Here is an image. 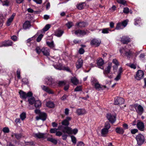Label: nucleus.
Returning a JSON list of instances; mask_svg holds the SVG:
<instances>
[{
	"label": "nucleus",
	"mask_w": 146,
	"mask_h": 146,
	"mask_svg": "<svg viewBox=\"0 0 146 146\" xmlns=\"http://www.w3.org/2000/svg\"><path fill=\"white\" fill-rule=\"evenodd\" d=\"M111 66L112 64L111 63H108V66L105 68V71L104 72V74H108L110 73Z\"/></svg>",
	"instance_id": "17"
},
{
	"label": "nucleus",
	"mask_w": 146,
	"mask_h": 146,
	"mask_svg": "<svg viewBox=\"0 0 146 146\" xmlns=\"http://www.w3.org/2000/svg\"><path fill=\"white\" fill-rule=\"evenodd\" d=\"M64 32L62 30H58L55 33V35L58 37H60L62 35Z\"/></svg>",
	"instance_id": "37"
},
{
	"label": "nucleus",
	"mask_w": 146,
	"mask_h": 146,
	"mask_svg": "<svg viewBox=\"0 0 146 146\" xmlns=\"http://www.w3.org/2000/svg\"><path fill=\"white\" fill-rule=\"evenodd\" d=\"M58 129L62 131V132L66 133L68 134H76L78 132V130L77 129H72L68 127H64L62 125H60L58 127Z\"/></svg>",
	"instance_id": "1"
},
{
	"label": "nucleus",
	"mask_w": 146,
	"mask_h": 146,
	"mask_svg": "<svg viewBox=\"0 0 146 146\" xmlns=\"http://www.w3.org/2000/svg\"><path fill=\"white\" fill-rule=\"evenodd\" d=\"M47 140L48 141H50L52 143L56 144L57 143V141L56 140L54 139H53L52 137H48L47 139Z\"/></svg>",
	"instance_id": "36"
},
{
	"label": "nucleus",
	"mask_w": 146,
	"mask_h": 146,
	"mask_svg": "<svg viewBox=\"0 0 146 146\" xmlns=\"http://www.w3.org/2000/svg\"><path fill=\"white\" fill-rule=\"evenodd\" d=\"M44 134L38 133H34L33 134V136L34 137L37 138H44Z\"/></svg>",
	"instance_id": "21"
},
{
	"label": "nucleus",
	"mask_w": 146,
	"mask_h": 146,
	"mask_svg": "<svg viewBox=\"0 0 146 146\" xmlns=\"http://www.w3.org/2000/svg\"><path fill=\"white\" fill-rule=\"evenodd\" d=\"M46 105L47 107L50 108H52L54 107V103L50 101H49L46 102Z\"/></svg>",
	"instance_id": "33"
},
{
	"label": "nucleus",
	"mask_w": 146,
	"mask_h": 146,
	"mask_svg": "<svg viewBox=\"0 0 146 146\" xmlns=\"http://www.w3.org/2000/svg\"><path fill=\"white\" fill-rule=\"evenodd\" d=\"M14 136L17 139H19L22 137V135L21 134L14 133L12 135V137H13Z\"/></svg>",
	"instance_id": "35"
},
{
	"label": "nucleus",
	"mask_w": 146,
	"mask_h": 146,
	"mask_svg": "<svg viewBox=\"0 0 146 146\" xmlns=\"http://www.w3.org/2000/svg\"><path fill=\"white\" fill-rule=\"evenodd\" d=\"M66 25L68 28L70 29L73 25V24L72 22H68Z\"/></svg>",
	"instance_id": "46"
},
{
	"label": "nucleus",
	"mask_w": 146,
	"mask_h": 146,
	"mask_svg": "<svg viewBox=\"0 0 146 146\" xmlns=\"http://www.w3.org/2000/svg\"><path fill=\"white\" fill-rule=\"evenodd\" d=\"M97 65L99 66H102L104 64V61L102 58L98 60L97 61Z\"/></svg>",
	"instance_id": "32"
},
{
	"label": "nucleus",
	"mask_w": 146,
	"mask_h": 146,
	"mask_svg": "<svg viewBox=\"0 0 146 146\" xmlns=\"http://www.w3.org/2000/svg\"><path fill=\"white\" fill-rule=\"evenodd\" d=\"M51 25L50 24H47L42 29L43 31L44 32L47 31L50 27Z\"/></svg>",
	"instance_id": "40"
},
{
	"label": "nucleus",
	"mask_w": 146,
	"mask_h": 146,
	"mask_svg": "<svg viewBox=\"0 0 146 146\" xmlns=\"http://www.w3.org/2000/svg\"><path fill=\"white\" fill-rule=\"evenodd\" d=\"M5 16H4L2 14H0V27H1L3 24Z\"/></svg>",
	"instance_id": "30"
},
{
	"label": "nucleus",
	"mask_w": 146,
	"mask_h": 146,
	"mask_svg": "<svg viewBox=\"0 0 146 146\" xmlns=\"http://www.w3.org/2000/svg\"><path fill=\"white\" fill-rule=\"evenodd\" d=\"M123 12L127 14L129 12V9L127 7H125L124 8Z\"/></svg>",
	"instance_id": "57"
},
{
	"label": "nucleus",
	"mask_w": 146,
	"mask_h": 146,
	"mask_svg": "<svg viewBox=\"0 0 146 146\" xmlns=\"http://www.w3.org/2000/svg\"><path fill=\"white\" fill-rule=\"evenodd\" d=\"M92 80V84L94 86L96 90H100L106 88V86H105L101 85L96 79L93 78Z\"/></svg>",
	"instance_id": "2"
},
{
	"label": "nucleus",
	"mask_w": 146,
	"mask_h": 146,
	"mask_svg": "<svg viewBox=\"0 0 146 146\" xmlns=\"http://www.w3.org/2000/svg\"><path fill=\"white\" fill-rule=\"evenodd\" d=\"M66 84V81H60L58 82V84L59 86H62Z\"/></svg>",
	"instance_id": "48"
},
{
	"label": "nucleus",
	"mask_w": 146,
	"mask_h": 146,
	"mask_svg": "<svg viewBox=\"0 0 146 146\" xmlns=\"http://www.w3.org/2000/svg\"><path fill=\"white\" fill-rule=\"evenodd\" d=\"M101 42L100 40L94 39L92 40L91 44L92 45H94L96 46H99Z\"/></svg>",
	"instance_id": "13"
},
{
	"label": "nucleus",
	"mask_w": 146,
	"mask_h": 146,
	"mask_svg": "<svg viewBox=\"0 0 146 146\" xmlns=\"http://www.w3.org/2000/svg\"><path fill=\"white\" fill-rule=\"evenodd\" d=\"M88 23L84 22H80L77 23L76 24V26L78 28H82L85 27L88 25Z\"/></svg>",
	"instance_id": "12"
},
{
	"label": "nucleus",
	"mask_w": 146,
	"mask_h": 146,
	"mask_svg": "<svg viewBox=\"0 0 146 146\" xmlns=\"http://www.w3.org/2000/svg\"><path fill=\"white\" fill-rule=\"evenodd\" d=\"M125 54L128 58H130L132 54L130 50H129L127 52L125 51Z\"/></svg>",
	"instance_id": "44"
},
{
	"label": "nucleus",
	"mask_w": 146,
	"mask_h": 146,
	"mask_svg": "<svg viewBox=\"0 0 146 146\" xmlns=\"http://www.w3.org/2000/svg\"><path fill=\"white\" fill-rule=\"evenodd\" d=\"M20 97L23 99H25L27 97H31L32 96V94L31 92H29L27 94L22 90L19 92Z\"/></svg>",
	"instance_id": "5"
},
{
	"label": "nucleus",
	"mask_w": 146,
	"mask_h": 146,
	"mask_svg": "<svg viewBox=\"0 0 146 146\" xmlns=\"http://www.w3.org/2000/svg\"><path fill=\"white\" fill-rule=\"evenodd\" d=\"M49 50L46 48H43L42 49V52L44 55L49 56L50 54Z\"/></svg>",
	"instance_id": "24"
},
{
	"label": "nucleus",
	"mask_w": 146,
	"mask_h": 146,
	"mask_svg": "<svg viewBox=\"0 0 146 146\" xmlns=\"http://www.w3.org/2000/svg\"><path fill=\"white\" fill-rule=\"evenodd\" d=\"M71 138L73 143L74 145H75L76 142V138L74 136H71Z\"/></svg>",
	"instance_id": "43"
},
{
	"label": "nucleus",
	"mask_w": 146,
	"mask_h": 146,
	"mask_svg": "<svg viewBox=\"0 0 146 146\" xmlns=\"http://www.w3.org/2000/svg\"><path fill=\"white\" fill-rule=\"evenodd\" d=\"M144 73L143 71L141 70H138L136 72L135 76V79L137 80H140L143 77Z\"/></svg>",
	"instance_id": "7"
},
{
	"label": "nucleus",
	"mask_w": 146,
	"mask_h": 146,
	"mask_svg": "<svg viewBox=\"0 0 146 146\" xmlns=\"http://www.w3.org/2000/svg\"><path fill=\"white\" fill-rule=\"evenodd\" d=\"M20 117L22 120L23 121L26 118V113L23 112L20 115Z\"/></svg>",
	"instance_id": "39"
},
{
	"label": "nucleus",
	"mask_w": 146,
	"mask_h": 146,
	"mask_svg": "<svg viewBox=\"0 0 146 146\" xmlns=\"http://www.w3.org/2000/svg\"><path fill=\"white\" fill-rule=\"evenodd\" d=\"M71 82L75 85H77L79 83L78 80L75 77H72L71 79Z\"/></svg>",
	"instance_id": "26"
},
{
	"label": "nucleus",
	"mask_w": 146,
	"mask_h": 146,
	"mask_svg": "<svg viewBox=\"0 0 146 146\" xmlns=\"http://www.w3.org/2000/svg\"><path fill=\"white\" fill-rule=\"evenodd\" d=\"M110 127V125L109 122H106L105 123V127L104 128H106V129H108V130Z\"/></svg>",
	"instance_id": "47"
},
{
	"label": "nucleus",
	"mask_w": 146,
	"mask_h": 146,
	"mask_svg": "<svg viewBox=\"0 0 146 146\" xmlns=\"http://www.w3.org/2000/svg\"><path fill=\"white\" fill-rule=\"evenodd\" d=\"M58 130V129L56 128H54V129H51L50 130V132L51 133H55L56 132L57 130ZM58 130H59L58 129Z\"/></svg>",
	"instance_id": "54"
},
{
	"label": "nucleus",
	"mask_w": 146,
	"mask_h": 146,
	"mask_svg": "<svg viewBox=\"0 0 146 146\" xmlns=\"http://www.w3.org/2000/svg\"><path fill=\"white\" fill-rule=\"evenodd\" d=\"M76 146H84V144L82 142L80 141L77 143Z\"/></svg>",
	"instance_id": "64"
},
{
	"label": "nucleus",
	"mask_w": 146,
	"mask_h": 146,
	"mask_svg": "<svg viewBox=\"0 0 146 146\" xmlns=\"http://www.w3.org/2000/svg\"><path fill=\"white\" fill-rule=\"evenodd\" d=\"M138 131L137 129H131V133L132 134H135Z\"/></svg>",
	"instance_id": "56"
},
{
	"label": "nucleus",
	"mask_w": 146,
	"mask_h": 146,
	"mask_svg": "<svg viewBox=\"0 0 146 146\" xmlns=\"http://www.w3.org/2000/svg\"><path fill=\"white\" fill-rule=\"evenodd\" d=\"M117 1L118 3L124 5H127L126 1L124 0H117Z\"/></svg>",
	"instance_id": "41"
},
{
	"label": "nucleus",
	"mask_w": 146,
	"mask_h": 146,
	"mask_svg": "<svg viewBox=\"0 0 146 146\" xmlns=\"http://www.w3.org/2000/svg\"><path fill=\"white\" fill-rule=\"evenodd\" d=\"M62 135V132L60 131H56V136H60Z\"/></svg>",
	"instance_id": "63"
},
{
	"label": "nucleus",
	"mask_w": 146,
	"mask_h": 146,
	"mask_svg": "<svg viewBox=\"0 0 146 146\" xmlns=\"http://www.w3.org/2000/svg\"><path fill=\"white\" fill-rule=\"evenodd\" d=\"M108 130L106 128H103L102 129L101 131V134L102 136H105L106 135L108 134Z\"/></svg>",
	"instance_id": "29"
},
{
	"label": "nucleus",
	"mask_w": 146,
	"mask_h": 146,
	"mask_svg": "<svg viewBox=\"0 0 146 146\" xmlns=\"http://www.w3.org/2000/svg\"><path fill=\"white\" fill-rule=\"evenodd\" d=\"M34 104L36 108H39L41 106V103L39 100L35 101Z\"/></svg>",
	"instance_id": "34"
},
{
	"label": "nucleus",
	"mask_w": 146,
	"mask_h": 146,
	"mask_svg": "<svg viewBox=\"0 0 146 146\" xmlns=\"http://www.w3.org/2000/svg\"><path fill=\"white\" fill-rule=\"evenodd\" d=\"M39 117L42 120L44 121L46 120V114L44 113H41L39 114Z\"/></svg>",
	"instance_id": "28"
},
{
	"label": "nucleus",
	"mask_w": 146,
	"mask_h": 146,
	"mask_svg": "<svg viewBox=\"0 0 146 146\" xmlns=\"http://www.w3.org/2000/svg\"><path fill=\"white\" fill-rule=\"evenodd\" d=\"M28 101L29 104L31 105H33V104H34L35 101L34 97L29 98Z\"/></svg>",
	"instance_id": "38"
},
{
	"label": "nucleus",
	"mask_w": 146,
	"mask_h": 146,
	"mask_svg": "<svg viewBox=\"0 0 146 146\" xmlns=\"http://www.w3.org/2000/svg\"><path fill=\"white\" fill-rule=\"evenodd\" d=\"M83 64V60L82 59H79L76 63V66L78 69L80 68L82 66Z\"/></svg>",
	"instance_id": "16"
},
{
	"label": "nucleus",
	"mask_w": 146,
	"mask_h": 146,
	"mask_svg": "<svg viewBox=\"0 0 146 146\" xmlns=\"http://www.w3.org/2000/svg\"><path fill=\"white\" fill-rule=\"evenodd\" d=\"M71 119V118L70 117H67L66 119L63 121L62 122V125L66 126V127H68V126L69 124V121Z\"/></svg>",
	"instance_id": "10"
},
{
	"label": "nucleus",
	"mask_w": 146,
	"mask_h": 146,
	"mask_svg": "<svg viewBox=\"0 0 146 146\" xmlns=\"http://www.w3.org/2000/svg\"><path fill=\"white\" fill-rule=\"evenodd\" d=\"M17 78L20 79L21 77L20 76V70L19 69H18L17 71Z\"/></svg>",
	"instance_id": "55"
},
{
	"label": "nucleus",
	"mask_w": 146,
	"mask_h": 146,
	"mask_svg": "<svg viewBox=\"0 0 146 146\" xmlns=\"http://www.w3.org/2000/svg\"><path fill=\"white\" fill-rule=\"evenodd\" d=\"M41 87L43 90L49 94H54V92L48 87L45 86H42Z\"/></svg>",
	"instance_id": "14"
},
{
	"label": "nucleus",
	"mask_w": 146,
	"mask_h": 146,
	"mask_svg": "<svg viewBox=\"0 0 146 146\" xmlns=\"http://www.w3.org/2000/svg\"><path fill=\"white\" fill-rule=\"evenodd\" d=\"M107 117L109 121L111 123H114L116 120V116L110 114H107Z\"/></svg>",
	"instance_id": "8"
},
{
	"label": "nucleus",
	"mask_w": 146,
	"mask_h": 146,
	"mask_svg": "<svg viewBox=\"0 0 146 146\" xmlns=\"http://www.w3.org/2000/svg\"><path fill=\"white\" fill-rule=\"evenodd\" d=\"M136 110V112L139 114H141L143 111L144 109L143 107L140 105L135 104L133 105Z\"/></svg>",
	"instance_id": "6"
},
{
	"label": "nucleus",
	"mask_w": 146,
	"mask_h": 146,
	"mask_svg": "<svg viewBox=\"0 0 146 146\" xmlns=\"http://www.w3.org/2000/svg\"><path fill=\"white\" fill-rule=\"evenodd\" d=\"M68 96L66 94H64L61 98V100L62 101H64L66 99V98L68 97Z\"/></svg>",
	"instance_id": "60"
},
{
	"label": "nucleus",
	"mask_w": 146,
	"mask_h": 146,
	"mask_svg": "<svg viewBox=\"0 0 146 146\" xmlns=\"http://www.w3.org/2000/svg\"><path fill=\"white\" fill-rule=\"evenodd\" d=\"M86 5V4L84 2L80 3L77 5V8L81 10L84 8Z\"/></svg>",
	"instance_id": "25"
},
{
	"label": "nucleus",
	"mask_w": 146,
	"mask_h": 146,
	"mask_svg": "<svg viewBox=\"0 0 146 146\" xmlns=\"http://www.w3.org/2000/svg\"><path fill=\"white\" fill-rule=\"evenodd\" d=\"M76 113L78 115H80L86 114V112L84 109H78L77 110Z\"/></svg>",
	"instance_id": "19"
},
{
	"label": "nucleus",
	"mask_w": 146,
	"mask_h": 146,
	"mask_svg": "<svg viewBox=\"0 0 146 146\" xmlns=\"http://www.w3.org/2000/svg\"><path fill=\"white\" fill-rule=\"evenodd\" d=\"M121 41L124 44H127L130 41V38L127 36H123L121 39Z\"/></svg>",
	"instance_id": "15"
},
{
	"label": "nucleus",
	"mask_w": 146,
	"mask_h": 146,
	"mask_svg": "<svg viewBox=\"0 0 146 146\" xmlns=\"http://www.w3.org/2000/svg\"><path fill=\"white\" fill-rule=\"evenodd\" d=\"M82 90V87L81 86H77L74 89V91L76 92L80 91Z\"/></svg>",
	"instance_id": "50"
},
{
	"label": "nucleus",
	"mask_w": 146,
	"mask_h": 146,
	"mask_svg": "<svg viewBox=\"0 0 146 146\" xmlns=\"http://www.w3.org/2000/svg\"><path fill=\"white\" fill-rule=\"evenodd\" d=\"M112 62L117 66L119 65V63L117 60L115 59H113V60Z\"/></svg>",
	"instance_id": "58"
},
{
	"label": "nucleus",
	"mask_w": 146,
	"mask_h": 146,
	"mask_svg": "<svg viewBox=\"0 0 146 146\" xmlns=\"http://www.w3.org/2000/svg\"><path fill=\"white\" fill-rule=\"evenodd\" d=\"M31 26L30 22L28 21H25L23 25V28L25 29H29Z\"/></svg>",
	"instance_id": "23"
},
{
	"label": "nucleus",
	"mask_w": 146,
	"mask_h": 146,
	"mask_svg": "<svg viewBox=\"0 0 146 146\" xmlns=\"http://www.w3.org/2000/svg\"><path fill=\"white\" fill-rule=\"evenodd\" d=\"M46 84L48 85L51 86L54 83L53 79L50 77H48L46 79Z\"/></svg>",
	"instance_id": "22"
},
{
	"label": "nucleus",
	"mask_w": 146,
	"mask_h": 146,
	"mask_svg": "<svg viewBox=\"0 0 146 146\" xmlns=\"http://www.w3.org/2000/svg\"><path fill=\"white\" fill-rule=\"evenodd\" d=\"M137 127L138 129L141 131H143L144 129V125L142 122L139 121L138 122L137 124Z\"/></svg>",
	"instance_id": "11"
},
{
	"label": "nucleus",
	"mask_w": 146,
	"mask_h": 146,
	"mask_svg": "<svg viewBox=\"0 0 146 146\" xmlns=\"http://www.w3.org/2000/svg\"><path fill=\"white\" fill-rule=\"evenodd\" d=\"M35 50L36 52L38 54H40L41 52H42V49H40V48L38 46L36 47Z\"/></svg>",
	"instance_id": "52"
},
{
	"label": "nucleus",
	"mask_w": 146,
	"mask_h": 146,
	"mask_svg": "<svg viewBox=\"0 0 146 146\" xmlns=\"http://www.w3.org/2000/svg\"><path fill=\"white\" fill-rule=\"evenodd\" d=\"M15 15V13H13L11 16L8 19L6 23L7 26H9L11 25Z\"/></svg>",
	"instance_id": "20"
},
{
	"label": "nucleus",
	"mask_w": 146,
	"mask_h": 146,
	"mask_svg": "<svg viewBox=\"0 0 146 146\" xmlns=\"http://www.w3.org/2000/svg\"><path fill=\"white\" fill-rule=\"evenodd\" d=\"M110 31H111V30L109 28H106L102 29V33L104 34L108 33Z\"/></svg>",
	"instance_id": "42"
},
{
	"label": "nucleus",
	"mask_w": 146,
	"mask_h": 146,
	"mask_svg": "<svg viewBox=\"0 0 146 146\" xmlns=\"http://www.w3.org/2000/svg\"><path fill=\"white\" fill-rule=\"evenodd\" d=\"M22 82L24 84H27L28 82V80L27 78H25L22 80Z\"/></svg>",
	"instance_id": "59"
},
{
	"label": "nucleus",
	"mask_w": 146,
	"mask_h": 146,
	"mask_svg": "<svg viewBox=\"0 0 146 146\" xmlns=\"http://www.w3.org/2000/svg\"><path fill=\"white\" fill-rule=\"evenodd\" d=\"M74 33L76 35H85L86 33L84 30H77L75 31Z\"/></svg>",
	"instance_id": "18"
},
{
	"label": "nucleus",
	"mask_w": 146,
	"mask_h": 146,
	"mask_svg": "<svg viewBox=\"0 0 146 146\" xmlns=\"http://www.w3.org/2000/svg\"><path fill=\"white\" fill-rule=\"evenodd\" d=\"M121 75L118 74L116 77L115 78V80L116 81L119 80L121 78Z\"/></svg>",
	"instance_id": "62"
},
{
	"label": "nucleus",
	"mask_w": 146,
	"mask_h": 146,
	"mask_svg": "<svg viewBox=\"0 0 146 146\" xmlns=\"http://www.w3.org/2000/svg\"><path fill=\"white\" fill-rule=\"evenodd\" d=\"M46 44L50 47L52 48L54 47V43L53 41L51 42H47Z\"/></svg>",
	"instance_id": "49"
},
{
	"label": "nucleus",
	"mask_w": 146,
	"mask_h": 146,
	"mask_svg": "<svg viewBox=\"0 0 146 146\" xmlns=\"http://www.w3.org/2000/svg\"><path fill=\"white\" fill-rule=\"evenodd\" d=\"M141 19L140 18H138L135 20V25H137L139 23L140 21H141Z\"/></svg>",
	"instance_id": "61"
},
{
	"label": "nucleus",
	"mask_w": 146,
	"mask_h": 146,
	"mask_svg": "<svg viewBox=\"0 0 146 146\" xmlns=\"http://www.w3.org/2000/svg\"><path fill=\"white\" fill-rule=\"evenodd\" d=\"M43 36V35L42 34L40 35L36 39V41L37 42H39L41 40Z\"/></svg>",
	"instance_id": "53"
},
{
	"label": "nucleus",
	"mask_w": 146,
	"mask_h": 146,
	"mask_svg": "<svg viewBox=\"0 0 146 146\" xmlns=\"http://www.w3.org/2000/svg\"><path fill=\"white\" fill-rule=\"evenodd\" d=\"M124 102V100L123 98L117 97L115 98L114 104L116 105L121 104L123 103Z\"/></svg>",
	"instance_id": "9"
},
{
	"label": "nucleus",
	"mask_w": 146,
	"mask_h": 146,
	"mask_svg": "<svg viewBox=\"0 0 146 146\" xmlns=\"http://www.w3.org/2000/svg\"><path fill=\"white\" fill-rule=\"evenodd\" d=\"M12 44V41L11 40H8L3 42L2 44V46H11Z\"/></svg>",
	"instance_id": "27"
},
{
	"label": "nucleus",
	"mask_w": 146,
	"mask_h": 146,
	"mask_svg": "<svg viewBox=\"0 0 146 146\" xmlns=\"http://www.w3.org/2000/svg\"><path fill=\"white\" fill-rule=\"evenodd\" d=\"M3 131L4 133H8L9 132V129L7 127H4L3 129Z\"/></svg>",
	"instance_id": "51"
},
{
	"label": "nucleus",
	"mask_w": 146,
	"mask_h": 146,
	"mask_svg": "<svg viewBox=\"0 0 146 146\" xmlns=\"http://www.w3.org/2000/svg\"><path fill=\"white\" fill-rule=\"evenodd\" d=\"M115 131L117 133L119 134H123L124 132V130L121 128L117 127Z\"/></svg>",
	"instance_id": "31"
},
{
	"label": "nucleus",
	"mask_w": 146,
	"mask_h": 146,
	"mask_svg": "<svg viewBox=\"0 0 146 146\" xmlns=\"http://www.w3.org/2000/svg\"><path fill=\"white\" fill-rule=\"evenodd\" d=\"M128 22V20H126L123 21L121 23H117L115 29L117 30L123 29L126 26Z\"/></svg>",
	"instance_id": "4"
},
{
	"label": "nucleus",
	"mask_w": 146,
	"mask_h": 146,
	"mask_svg": "<svg viewBox=\"0 0 146 146\" xmlns=\"http://www.w3.org/2000/svg\"><path fill=\"white\" fill-rule=\"evenodd\" d=\"M126 65L129 67H130L131 68H133V69H135L136 68V66L133 64H127Z\"/></svg>",
	"instance_id": "45"
},
{
	"label": "nucleus",
	"mask_w": 146,
	"mask_h": 146,
	"mask_svg": "<svg viewBox=\"0 0 146 146\" xmlns=\"http://www.w3.org/2000/svg\"><path fill=\"white\" fill-rule=\"evenodd\" d=\"M137 144L138 145H142L145 141L144 136L142 134L140 133L137 135L135 137Z\"/></svg>",
	"instance_id": "3"
}]
</instances>
